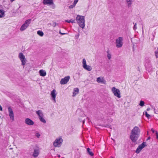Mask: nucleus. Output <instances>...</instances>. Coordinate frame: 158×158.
I'll return each mask as SVG.
<instances>
[{
  "label": "nucleus",
  "mask_w": 158,
  "mask_h": 158,
  "mask_svg": "<svg viewBox=\"0 0 158 158\" xmlns=\"http://www.w3.org/2000/svg\"><path fill=\"white\" fill-rule=\"evenodd\" d=\"M140 132V129L137 126H135L133 128L130 136V138L132 142L136 141L139 136Z\"/></svg>",
  "instance_id": "nucleus-1"
},
{
  "label": "nucleus",
  "mask_w": 158,
  "mask_h": 158,
  "mask_svg": "<svg viewBox=\"0 0 158 158\" xmlns=\"http://www.w3.org/2000/svg\"><path fill=\"white\" fill-rule=\"evenodd\" d=\"M76 20L79 26L82 28H84L85 22L84 16L78 15L76 17Z\"/></svg>",
  "instance_id": "nucleus-2"
},
{
  "label": "nucleus",
  "mask_w": 158,
  "mask_h": 158,
  "mask_svg": "<svg viewBox=\"0 0 158 158\" xmlns=\"http://www.w3.org/2000/svg\"><path fill=\"white\" fill-rule=\"evenodd\" d=\"M63 141L61 137L57 138L53 143V145L55 148H59L62 145Z\"/></svg>",
  "instance_id": "nucleus-3"
},
{
  "label": "nucleus",
  "mask_w": 158,
  "mask_h": 158,
  "mask_svg": "<svg viewBox=\"0 0 158 158\" xmlns=\"http://www.w3.org/2000/svg\"><path fill=\"white\" fill-rule=\"evenodd\" d=\"M31 21V19H29L26 20L25 22L22 24L20 28V30L23 31L26 30L28 27Z\"/></svg>",
  "instance_id": "nucleus-4"
},
{
  "label": "nucleus",
  "mask_w": 158,
  "mask_h": 158,
  "mask_svg": "<svg viewBox=\"0 0 158 158\" xmlns=\"http://www.w3.org/2000/svg\"><path fill=\"white\" fill-rule=\"evenodd\" d=\"M123 40V38L122 37H119L116 39L115 45L117 48H120L122 47Z\"/></svg>",
  "instance_id": "nucleus-5"
},
{
  "label": "nucleus",
  "mask_w": 158,
  "mask_h": 158,
  "mask_svg": "<svg viewBox=\"0 0 158 158\" xmlns=\"http://www.w3.org/2000/svg\"><path fill=\"white\" fill-rule=\"evenodd\" d=\"M36 114L38 116L40 121L43 123H45L46 121L44 118V115L42 111L41 110H38L36 111Z\"/></svg>",
  "instance_id": "nucleus-6"
},
{
  "label": "nucleus",
  "mask_w": 158,
  "mask_h": 158,
  "mask_svg": "<svg viewBox=\"0 0 158 158\" xmlns=\"http://www.w3.org/2000/svg\"><path fill=\"white\" fill-rule=\"evenodd\" d=\"M18 57L21 62V64L23 66H24L26 64L27 61L24 55L22 53L20 52L19 54Z\"/></svg>",
  "instance_id": "nucleus-7"
},
{
  "label": "nucleus",
  "mask_w": 158,
  "mask_h": 158,
  "mask_svg": "<svg viewBox=\"0 0 158 158\" xmlns=\"http://www.w3.org/2000/svg\"><path fill=\"white\" fill-rule=\"evenodd\" d=\"M111 91L115 96L119 98H121L120 92L119 89L114 87L112 88Z\"/></svg>",
  "instance_id": "nucleus-8"
},
{
  "label": "nucleus",
  "mask_w": 158,
  "mask_h": 158,
  "mask_svg": "<svg viewBox=\"0 0 158 158\" xmlns=\"http://www.w3.org/2000/svg\"><path fill=\"white\" fill-rule=\"evenodd\" d=\"M82 66L84 69L88 71H90L92 69L90 66L86 64V60L85 58L82 60Z\"/></svg>",
  "instance_id": "nucleus-9"
},
{
  "label": "nucleus",
  "mask_w": 158,
  "mask_h": 158,
  "mask_svg": "<svg viewBox=\"0 0 158 158\" xmlns=\"http://www.w3.org/2000/svg\"><path fill=\"white\" fill-rule=\"evenodd\" d=\"M146 146V143L145 142H143L139 146L136 150V152L137 153H139L142 149Z\"/></svg>",
  "instance_id": "nucleus-10"
},
{
  "label": "nucleus",
  "mask_w": 158,
  "mask_h": 158,
  "mask_svg": "<svg viewBox=\"0 0 158 158\" xmlns=\"http://www.w3.org/2000/svg\"><path fill=\"white\" fill-rule=\"evenodd\" d=\"M70 78L69 76L65 77L64 78H62L60 81V83L61 85H64L67 83L69 81Z\"/></svg>",
  "instance_id": "nucleus-11"
},
{
  "label": "nucleus",
  "mask_w": 158,
  "mask_h": 158,
  "mask_svg": "<svg viewBox=\"0 0 158 158\" xmlns=\"http://www.w3.org/2000/svg\"><path fill=\"white\" fill-rule=\"evenodd\" d=\"M51 96L52 98V100L55 103L56 102V96L57 93L55 89H54L51 91Z\"/></svg>",
  "instance_id": "nucleus-12"
},
{
  "label": "nucleus",
  "mask_w": 158,
  "mask_h": 158,
  "mask_svg": "<svg viewBox=\"0 0 158 158\" xmlns=\"http://www.w3.org/2000/svg\"><path fill=\"white\" fill-rule=\"evenodd\" d=\"M8 110L10 118L12 121L14 120V114L13 110L10 107H8Z\"/></svg>",
  "instance_id": "nucleus-13"
},
{
  "label": "nucleus",
  "mask_w": 158,
  "mask_h": 158,
  "mask_svg": "<svg viewBox=\"0 0 158 158\" xmlns=\"http://www.w3.org/2000/svg\"><path fill=\"white\" fill-rule=\"evenodd\" d=\"M25 123L29 126H32L34 124V122L30 118H26L25 120Z\"/></svg>",
  "instance_id": "nucleus-14"
},
{
  "label": "nucleus",
  "mask_w": 158,
  "mask_h": 158,
  "mask_svg": "<svg viewBox=\"0 0 158 158\" xmlns=\"http://www.w3.org/2000/svg\"><path fill=\"white\" fill-rule=\"evenodd\" d=\"M96 81L98 83L102 84H105L106 82V81L104 79L103 77H101L97 78Z\"/></svg>",
  "instance_id": "nucleus-15"
},
{
  "label": "nucleus",
  "mask_w": 158,
  "mask_h": 158,
  "mask_svg": "<svg viewBox=\"0 0 158 158\" xmlns=\"http://www.w3.org/2000/svg\"><path fill=\"white\" fill-rule=\"evenodd\" d=\"M127 7L130 8L132 6L133 1V0H125Z\"/></svg>",
  "instance_id": "nucleus-16"
},
{
  "label": "nucleus",
  "mask_w": 158,
  "mask_h": 158,
  "mask_svg": "<svg viewBox=\"0 0 158 158\" xmlns=\"http://www.w3.org/2000/svg\"><path fill=\"white\" fill-rule=\"evenodd\" d=\"M43 3L44 5H52L53 4V0H44Z\"/></svg>",
  "instance_id": "nucleus-17"
},
{
  "label": "nucleus",
  "mask_w": 158,
  "mask_h": 158,
  "mask_svg": "<svg viewBox=\"0 0 158 158\" xmlns=\"http://www.w3.org/2000/svg\"><path fill=\"white\" fill-rule=\"evenodd\" d=\"M145 66L146 70L148 72H150L152 70V66L150 64H146Z\"/></svg>",
  "instance_id": "nucleus-18"
},
{
  "label": "nucleus",
  "mask_w": 158,
  "mask_h": 158,
  "mask_svg": "<svg viewBox=\"0 0 158 158\" xmlns=\"http://www.w3.org/2000/svg\"><path fill=\"white\" fill-rule=\"evenodd\" d=\"M39 72L40 75L41 76L44 77L46 75V73L45 71L42 69L40 70Z\"/></svg>",
  "instance_id": "nucleus-19"
},
{
  "label": "nucleus",
  "mask_w": 158,
  "mask_h": 158,
  "mask_svg": "<svg viewBox=\"0 0 158 158\" xmlns=\"http://www.w3.org/2000/svg\"><path fill=\"white\" fill-rule=\"evenodd\" d=\"M79 92V89L78 88H75L74 89L73 91V96L74 97Z\"/></svg>",
  "instance_id": "nucleus-20"
},
{
  "label": "nucleus",
  "mask_w": 158,
  "mask_h": 158,
  "mask_svg": "<svg viewBox=\"0 0 158 158\" xmlns=\"http://www.w3.org/2000/svg\"><path fill=\"white\" fill-rule=\"evenodd\" d=\"M5 11L2 10L0 9V18H2L5 16Z\"/></svg>",
  "instance_id": "nucleus-21"
},
{
  "label": "nucleus",
  "mask_w": 158,
  "mask_h": 158,
  "mask_svg": "<svg viewBox=\"0 0 158 158\" xmlns=\"http://www.w3.org/2000/svg\"><path fill=\"white\" fill-rule=\"evenodd\" d=\"M38 151L37 150H35L33 154V156H34V157H36L38 156Z\"/></svg>",
  "instance_id": "nucleus-22"
},
{
  "label": "nucleus",
  "mask_w": 158,
  "mask_h": 158,
  "mask_svg": "<svg viewBox=\"0 0 158 158\" xmlns=\"http://www.w3.org/2000/svg\"><path fill=\"white\" fill-rule=\"evenodd\" d=\"M37 34L40 36H43L44 35V33L42 31L39 30L37 31Z\"/></svg>",
  "instance_id": "nucleus-23"
},
{
  "label": "nucleus",
  "mask_w": 158,
  "mask_h": 158,
  "mask_svg": "<svg viewBox=\"0 0 158 158\" xmlns=\"http://www.w3.org/2000/svg\"><path fill=\"white\" fill-rule=\"evenodd\" d=\"M87 152L91 156H92L94 155V154L92 152H91L90 149L89 148H87Z\"/></svg>",
  "instance_id": "nucleus-24"
},
{
  "label": "nucleus",
  "mask_w": 158,
  "mask_h": 158,
  "mask_svg": "<svg viewBox=\"0 0 158 158\" xmlns=\"http://www.w3.org/2000/svg\"><path fill=\"white\" fill-rule=\"evenodd\" d=\"M65 22L69 23H75V20L74 19H71L70 20H66L65 21Z\"/></svg>",
  "instance_id": "nucleus-25"
},
{
  "label": "nucleus",
  "mask_w": 158,
  "mask_h": 158,
  "mask_svg": "<svg viewBox=\"0 0 158 158\" xmlns=\"http://www.w3.org/2000/svg\"><path fill=\"white\" fill-rule=\"evenodd\" d=\"M107 57H108V59L109 60L110 59L111 57V55L110 53H109V51H107Z\"/></svg>",
  "instance_id": "nucleus-26"
},
{
  "label": "nucleus",
  "mask_w": 158,
  "mask_h": 158,
  "mask_svg": "<svg viewBox=\"0 0 158 158\" xmlns=\"http://www.w3.org/2000/svg\"><path fill=\"white\" fill-rule=\"evenodd\" d=\"M155 56L156 58L158 57V47L156 49V50L155 51Z\"/></svg>",
  "instance_id": "nucleus-27"
},
{
  "label": "nucleus",
  "mask_w": 158,
  "mask_h": 158,
  "mask_svg": "<svg viewBox=\"0 0 158 158\" xmlns=\"http://www.w3.org/2000/svg\"><path fill=\"white\" fill-rule=\"evenodd\" d=\"M144 102L143 101H141L140 102L139 105L141 106H144Z\"/></svg>",
  "instance_id": "nucleus-28"
},
{
  "label": "nucleus",
  "mask_w": 158,
  "mask_h": 158,
  "mask_svg": "<svg viewBox=\"0 0 158 158\" xmlns=\"http://www.w3.org/2000/svg\"><path fill=\"white\" fill-rule=\"evenodd\" d=\"M134 26L133 27V29H134V30H135L137 28V27L136 26L137 24L136 23H134Z\"/></svg>",
  "instance_id": "nucleus-29"
},
{
  "label": "nucleus",
  "mask_w": 158,
  "mask_h": 158,
  "mask_svg": "<svg viewBox=\"0 0 158 158\" xmlns=\"http://www.w3.org/2000/svg\"><path fill=\"white\" fill-rule=\"evenodd\" d=\"M145 112L146 117L148 118H149L150 117V115L148 114L146 111Z\"/></svg>",
  "instance_id": "nucleus-30"
},
{
  "label": "nucleus",
  "mask_w": 158,
  "mask_h": 158,
  "mask_svg": "<svg viewBox=\"0 0 158 158\" xmlns=\"http://www.w3.org/2000/svg\"><path fill=\"white\" fill-rule=\"evenodd\" d=\"M75 6V5L73 4V5H71L69 6V8L70 9H72Z\"/></svg>",
  "instance_id": "nucleus-31"
},
{
  "label": "nucleus",
  "mask_w": 158,
  "mask_h": 158,
  "mask_svg": "<svg viewBox=\"0 0 158 158\" xmlns=\"http://www.w3.org/2000/svg\"><path fill=\"white\" fill-rule=\"evenodd\" d=\"M35 136L38 138H39L40 136V135L39 133H37L35 134Z\"/></svg>",
  "instance_id": "nucleus-32"
},
{
  "label": "nucleus",
  "mask_w": 158,
  "mask_h": 158,
  "mask_svg": "<svg viewBox=\"0 0 158 158\" xmlns=\"http://www.w3.org/2000/svg\"><path fill=\"white\" fill-rule=\"evenodd\" d=\"M105 127H108L109 128H110V129H111V126L109 124L106 125Z\"/></svg>",
  "instance_id": "nucleus-33"
},
{
  "label": "nucleus",
  "mask_w": 158,
  "mask_h": 158,
  "mask_svg": "<svg viewBox=\"0 0 158 158\" xmlns=\"http://www.w3.org/2000/svg\"><path fill=\"white\" fill-rule=\"evenodd\" d=\"M78 0H74L73 4L76 6V5L78 2Z\"/></svg>",
  "instance_id": "nucleus-34"
},
{
  "label": "nucleus",
  "mask_w": 158,
  "mask_h": 158,
  "mask_svg": "<svg viewBox=\"0 0 158 158\" xmlns=\"http://www.w3.org/2000/svg\"><path fill=\"white\" fill-rule=\"evenodd\" d=\"M156 139H158V133L157 131H156Z\"/></svg>",
  "instance_id": "nucleus-35"
},
{
  "label": "nucleus",
  "mask_w": 158,
  "mask_h": 158,
  "mask_svg": "<svg viewBox=\"0 0 158 158\" xmlns=\"http://www.w3.org/2000/svg\"><path fill=\"white\" fill-rule=\"evenodd\" d=\"M56 25V22H53L52 23V26L53 27H55Z\"/></svg>",
  "instance_id": "nucleus-36"
},
{
  "label": "nucleus",
  "mask_w": 158,
  "mask_h": 158,
  "mask_svg": "<svg viewBox=\"0 0 158 158\" xmlns=\"http://www.w3.org/2000/svg\"><path fill=\"white\" fill-rule=\"evenodd\" d=\"M59 33L61 34V35H64L65 34H66L65 33H61L60 31V32H59Z\"/></svg>",
  "instance_id": "nucleus-37"
},
{
  "label": "nucleus",
  "mask_w": 158,
  "mask_h": 158,
  "mask_svg": "<svg viewBox=\"0 0 158 158\" xmlns=\"http://www.w3.org/2000/svg\"><path fill=\"white\" fill-rule=\"evenodd\" d=\"M0 110L2 111V106L0 105Z\"/></svg>",
  "instance_id": "nucleus-38"
},
{
  "label": "nucleus",
  "mask_w": 158,
  "mask_h": 158,
  "mask_svg": "<svg viewBox=\"0 0 158 158\" xmlns=\"http://www.w3.org/2000/svg\"><path fill=\"white\" fill-rule=\"evenodd\" d=\"M151 130L153 133H154L155 132V131L153 128L151 129Z\"/></svg>",
  "instance_id": "nucleus-39"
},
{
  "label": "nucleus",
  "mask_w": 158,
  "mask_h": 158,
  "mask_svg": "<svg viewBox=\"0 0 158 158\" xmlns=\"http://www.w3.org/2000/svg\"><path fill=\"white\" fill-rule=\"evenodd\" d=\"M150 110V108H148L147 109V110H148V111H149V110Z\"/></svg>",
  "instance_id": "nucleus-40"
},
{
  "label": "nucleus",
  "mask_w": 158,
  "mask_h": 158,
  "mask_svg": "<svg viewBox=\"0 0 158 158\" xmlns=\"http://www.w3.org/2000/svg\"><path fill=\"white\" fill-rule=\"evenodd\" d=\"M58 155V157H59V158H60V155Z\"/></svg>",
  "instance_id": "nucleus-41"
},
{
  "label": "nucleus",
  "mask_w": 158,
  "mask_h": 158,
  "mask_svg": "<svg viewBox=\"0 0 158 158\" xmlns=\"http://www.w3.org/2000/svg\"><path fill=\"white\" fill-rule=\"evenodd\" d=\"M88 119L89 120V121H90V119L88 118Z\"/></svg>",
  "instance_id": "nucleus-42"
},
{
  "label": "nucleus",
  "mask_w": 158,
  "mask_h": 158,
  "mask_svg": "<svg viewBox=\"0 0 158 158\" xmlns=\"http://www.w3.org/2000/svg\"><path fill=\"white\" fill-rule=\"evenodd\" d=\"M150 137H148V139H150Z\"/></svg>",
  "instance_id": "nucleus-43"
},
{
  "label": "nucleus",
  "mask_w": 158,
  "mask_h": 158,
  "mask_svg": "<svg viewBox=\"0 0 158 158\" xmlns=\"http://www.w3.org/2000/svg\"><path fill=\"white\" fill-rule=\"evenodd\" d=\"M85 120V119L84 120V121H83V123H84V122Z\"/></svg>",
  "instance_id": "nucleus-44"
},
{
  "label": "nucleus",
  "mask_w": 158,
  "mask_h": 158,
  "mask_svg": "<svg viewBox=\"0 0 158 158\" xmlns=\"http://www.w3.org/2000/svg\"><path fill=\"white\" fill-rule=\"evenodd\" d=\"M61 158H64V157H63Z\"/></svg>",
  "instance_id": "nucleus-45"
},
{
  "label": "nucleus",
  "mask_w": 158,
  "mask_h": 158,
  "mask_svg": "<svg viewBox=\"0 0 158 158\" xmlns=\"http://www.w3.org/2000/svg\"><path fill=\"white\" fill-rule=\"evenodd\" d=\"M79 35H78V36H77V38H78V36H79Z\"/></svg>",
  "instance_id": "nucleus-46"
},
{
  "label": "nucleus",
  "mask_w": 158,
  "mask_h": 158,
  "mask_svg": "<svg viewBox=\"0 0 158 158\" xmlns=\"http://www.w3.org/2000/svg\"><path fill=\"white\" fill-rule=\"evenodd\" d=\"M75 37H77V36H75Z\"/></svg>",
  "instance_id": "nucleus-47"
},
{
  "label": "nucleus",
  "mask_w": 158,
  "mask_h": 158,
  "mask_svg": "<svg viewBox=\"0 0 158 158\" xmlns=\"http://www.w3.org/2000/svg\"><path fill=\"white\" fill-rule=\"evenodd\" d=\"M75 37H77V36H75Z\"/></svg>",
  "instance_id": "nucleus-48"
}]
</instances>
